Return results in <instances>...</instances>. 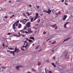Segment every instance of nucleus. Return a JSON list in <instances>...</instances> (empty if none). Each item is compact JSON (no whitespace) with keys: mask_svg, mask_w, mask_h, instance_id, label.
Here are the masks:
<instances>
[{"mask_svg":"<svg viewBox=\"0 0 73 73\" xmlns=\"http://www.w3.org/2000/svg\"><path fill=\"white\" fill-rule=\"evenodd\" d=\"M19 23V21H17L16 22H15L14 24L13 25V30H15V29H17V28L16 27H17L18 25V23Z\"/></svg>","mask_w":73,"mask_h":73,"instance_id":"1","label":"nucleus"},{"mask_svg":"<svg viewBox=\"0 0 73 73\" xmlns=\"http://www.w3.org/2000/svg\"><path fill=\"white\" fill-rule=\"evenodd\" d=\"M29 21V19H23V20L21 21H20V22L21 23H22L23 24H24V25H25V24H26V23H27V22L28 21Z\"/></svg>","mask_w":73,"mask_h":73,"instance_id":"2","label":"nucleus"},{"mask_svg":"<svg viewBox=\"0 0 73 73\" xmlns=\"http://www.w3.org/2000/svg\"><path fill=\"white\" fill-rule=\"evenodd\" d=\"M15 50L13 52V54L14 56H15V53H19V52H20V50L18 48H17V47H16L15 48Z\"/></svg>","mask_w":73,"mask_h":73,"instance_id":"3","label":"nucleus"},{"mask_svg":"<svg viewBox=\"0 0 73 73\" xmlns=\"http://www.w3.org/2000/svg\"><path fill=\"white\" fill-rule=\"evenodd\" d=\"M48 11H47V10H44L42 11V12H44V13H48V14H50V13H51L52 10L50 9H48Z\"/></svg>","mask_w":73,"mask_h":73,"instance_id":"4","label":"nucleus"},{"mask_svg":"<svg viewBox=\"0 0 73 73\" xmlns=\"http://www.w3.org/2000/svg\"><path fill=\"white\" fill-rule=\"evenodd\" d=\"M26 27H27V28H29L31 27V22H28L26 25Z\"/></svg>","mask_w":73,"mask_h":73,"instance_id":"5","label":"nucleus"},{"mask_svg":"<svg viewBox=\"0 0 73 73\" xmlns=\"http://www.w3.org/2000/svg\"><path fill=\"white\" fill-rule=\"evenodd\" d=\"M22 48H25V49L27 50V49H28V48H29V46H28V44H26L25 46L24 45L22 47Z\"/></svg>","mask_w":73,"mask_h":73,"instance_id":"6","label":"nucleus"},{"mask_svg":"<svg viewBox=\"0 0 73 73\" xmlns=\"http://www.w3.org/2000/svg\"><path fill=\"white\" fill-rule=\"evenodd\" d=\"M27 31L29 33H33V31L31 30V28H28L27 29Z\"/></svg>","mask_w":73,"mask_h":73,"instance_id":"7","label":"nucleus"},{"mask_svg":"<svg viewBox=\"0 0 73 73\" xmlns=\"http://www.w3.org/2000/svg\"><path fill=\"white\" fill-rule=\"evenodd\" d=\"M67 17H68V16L66 15H64V17H63L62 18V19L64 21H65V20H66V19L67 18Z\"/></svg>","mask_w":73,"mask_h":73,"instance_id":"8","label":"nucleus"},{"mask_svg":"<svg viewBox=\"0 0 73 73\" xmlns=\"http://www.w3.org/2000/svg\"><path fill=\"white\" fill-rule=\"evenodd\" d=\"M68 52H64V57H66V56H67V54H68Z\"/></svg>","mask_w":73,"mask_h":73,"instance_id":"9","label":"nucleus"},{"mask_svg":"<svg viewBox=\"0 0 73 73\" xmlns=\"http://www.w3.org/2000/svg\"><path fill=\"white\" fill-rule=\"evenodd\" d=\"M18 26V29H20V28H21L22 27V25L20 23H19Z\"/></svg>","mask_w":73,"mask_h":73,"instance_id":"10","label":"nucleus"},{"mask_svg":"<svg viewBox=\"0 0 73 73\" xmlns=\"http://www.w3.org/2000/svg\"><path fill=\"white\" fill-rule=\"evenodd\" d=\"M56 25V24H55V25H52L51 26L52 27H54L55 28V29H57V26H56V27H55V26Z\"/></svg>","mask_w":73,"mask_h":73,"instance_id":"11","label":"nucleus"},{"mask_svg":"<svg viewBox=\"0 0 73 73\" xmlns=\"http://www.w3.org/2000/svg\"><path fill=\"white\" fill-rule=\"evenodd\" d=\"M20 67H23V66H16V68L17 69H19V68H20Z\"/></svg>","mask_w":73,"mask_h":73,"instance_id":"12","label":"nucleus"},{"mask_svg":"<svg viewBox=\"0 0 73 73\" xmlns=\"http://www.w3.org/2000/svg\"><path fill=\"white\" fill-rule=\"evenodd\" d=\"M68 23H69V22H67L66 23L64 24V27H65L66 28V24H68Z\"/></svg>","mask_w":73,"mask_h":73,"instance_id":"13","label":"nucleus"},{"mask_svg":"<svg viewBox=\"0 0 73 73\" xmlns=\"http://www.w3.org/2000/svg\"><path fill=\"white\" fill-rule=\"evenodd\" d=\"M51 64L53 66H54V67H56V65H55V64H54V63H51Z\"/></svg>","mask_w":73,"mask_h":73,"instance_id":"14","label":"nucleus"},{"mask_svg":"<svg viewBox=\"0 0 73 73\" xmlns=\"http://www.w3.org/2000/svg\"><path fill=\"white\" fill-rule=\"evenodd\" d=\"M38 13H37L36 14L35 17H38Z\"/></svg>","mask_w":73,"mask_h":73,"instance_id":"15","label":"nucleus"},{"mask_svg":"<svg viewBox=\"0 0 73 73\" xmlns=\"http://www.w3.org/2000/svg\"><path fill=\"white\" fill-rule=\"evenodd\" d=\"M30 39H31V40H35V38H34V37H30Z\"/></svg>","mask_w":73,"mask_h":73,"instance_id":"16","label":"nucleus"},{"mask_svg":"<svg viewBox=\"0 0 73 73\" xmlns=\"http://www.w3.org/2000/svg\"><path fill=\"white\" fill-rule=\"evenodd\" d=\"M33 21H34L33 20V18H32L30 20L31 22H33Z\"/></svg>","mask_w":73,"mask_h":73,"instance_id":"17","label":"nucleus"},{"mask_svg":"<svg viewBox=\"0 0 73 73\" xmlns=\"http://www.w3.org/2000/svg\"><path fill=\"white\" fill-rule=\"evenodd\" d=\"M22 15H23V16H25V17L26 18H27V16L26 15H25V14L23 13H22Z\"/></svg>","mask_w":73,"mask_h":73,"instance_id":"18","label":"nucleus"},{"mask_svg":"<svg viewBox=\"0 0 73 73\" xmlns=\"http://www.w3.org/2000/svg\"><path fill=\"white\" fill-rule=\"evenodd\" d=\"M32 71H33V72H36V70H35L34 68H32Z\"/></svg>","mask_w":73,"mask_h":73,"instance_id":"19","label":"nucleus"},{"mask_svg":"<svg viewBox=\"0 0 73 73\" xmlns=\"http://www.w3.org/2000/svg\"><path fill=\"white\" fill-rule=\"evenodd\" d=\"M69 40V38H67V39H66L65 40H64V42H65V41H68V40Z\"/></svg>","mask_w":73,"mask_h":73,"instance_id":"20","label":"nucleus"},{"mask_svg":"<svg viewBox=\"0 0 73 73\" xmlns=\"http://www.w3.org/2000/svg\"><path fill=\"white\" fill-rule=\"evenodd\" d=\"M41 65V62H39V61H38V66H39V65Z\"/></svg>","mask_w":73,"mask_h":73,"instance_id":"21","label":"nucleus"},{"mask_svg":"<svg viewBox=\"0 0 73 73\" xmlns=\"http://www.w3.org/2000/svg\"><path fill=\"white\" fill-rule=\"evenodd\" d=\"M13 17H15V15H12L10 18V19H12Z\"/></svg>","mask_w":73,"mask_h":73,"instance_id":"22","label":"nucleus"},{"mask_svg":"<svg viewBox=\"0 0 73 73\" xmlns=\"http://www.w3.org/2000/svg\"><path fill=\"white\" fill-rule=\"evenodd\" d=\"M26 13L28 15L27 16H30V15L29 14V13H28V12Z\"/></svg>","mask_w":73,"mask_h":73,"instance_id":"23","label":"nucleus"},{"mask_svg":"<svg viewBox=\"0 0 73 73\" xmlns=\"http://www.w3.org/2000/svg\"><path fill=\"white\" fill-rule=\"evenodd\" d=\"M56 41H54L53 42L51 43V44H56Z\"/></svg>","mask_w":73,"mask_h":73,"instance_id":"24","label":"nucleus"},{"mask_svg":"<svg viewBox=\"0 0 73 73\" xmlns=\"http://www.w3.org/2000/svg\"><path fill=\"white\" fill-rule=\"evenodd\" d=\"M40 22V19H39L37 21V22L38 23H39Z\"/></svg>","mask_w":73,"mask_h":73,"instance_id":"25","label":"nucleus"},{"mask_svg":"<svg viewBox=\"0 0 73 73\" xmlns=\"http://www.w3.org/2000/svg\"><path fill=\"white\" fill-rule=\"evenodd\" d=\"M12 35V33H9L7 34V35L9 36V35Z\"/></svg>","mask_w":73,"mask_h":73,"instance_id":"26","label":"nucleus"},{"mask_svg":"<svg viewBox=\"0 0 73 73\" xmlns=\"http://www.w3.org/2000/svg\"><path fill=\"white\" fill-rule=\"evenodd\" d=\"M37 18V17H35L34 18V21H35L36 19Z\"/></svg>","mask_w":73,"mask_h":73,"instance_id":"27","label":"nucleus"},{"mask_svg":"<svg viewBox=\"0 0 73 73\" xmlns=\"http://www.w3.org/2000/svg\"><path fill=\"white\" fill-rule=\"evenodd\" d=\"M29 42H33V40H31L30 39H29Z\"/></svg>","mask_w":73,"mask_h":73,"instance_id":"28","label":"nucleus"},{"mask_svg":"<svg viewBox=\"0 0 73 73\" xmlns=\"http://www.w3.org/2000/svg\"><path fill=\"white\" fill-rule=\"evenodd\" d=\"M27 27L25 26L24 27V30H26V29H27Z\"/></svg>","mask_w":73,"mask_h":73,"instance_id":"29","label":"nucleus"},{"mask_svg":"<svg viewBox=\"0 0 73 73\" xmlns=\"http://www.w3.org/2000/svg\"><path fill=\"white\" fill-rule=\"evenodd\" d=\"M40 7L39 6H36V8H38V9H39V8H40Z\"/></svg>","mask_w":73,"mask_h":73,"instance_id":"30","label":"nucleus"},{"mask_svg":"<svg viewBox=\"0 0 73 73\" xmlns=\"http://www.w3.org/2000/svg\"><path fill=\"white\" fill-rule=\"evenodd\" d=\"M52 58L53 60H55V58H56V57L55 56H54Z\"/></svg>","mask_w":73,"mask_h":73,"instance_id":"31","label":"nucleus"},{"mask_svg":"<svg viewBox=\"0 0 73 73\" xmlns=\"http://www.w3.org/2000/svg\"><path fill=\"white\" fill-rule=\"evenodd\" d=\"M25 33H28V34H29V32H28L27 31H25Z\"/></svg>","mask_w":73,"mask_h":73,"instance_id":"32","label":"nucleus"},{"mask_svg":"<svg viewBox=\"0 0 73 73\" xmlns=\"http://www.w3.org/2000/svg\"><path fill=\"white\" fill-rule=\"evenodd\" d=\"M39 47L38 46H37V47L35 48L36 49H37Z\"/></svg>","mask_w":73,"mask_h":73,"instance_id":"33","label":"nucleus"},{"mask_svg":"<svg viewBox=\"0 0 73 73\" xmlns=\"http://www.w3.org/2000/svg\"><path fill=\"white\" fill-rule=\"evenodd\" d=\"M15 36H16V37H20V35H16Z\"/></svg>","mask_w":73,"mask_h":73,"instance_id":"34","label":"nucleus"},{"mask_svg":"<svg viewBox=\"0 0 73 73\" xmlns=\"http://www.w3.org/2000/svg\"><path fill=\"white\" fill-rule=\"evenodd\" d=\"M24 40H28V38H25Z\"/></svg>","mask_w":73,"mask_h":73,"instance_id":"35","label":"nucleus"},{"mask_svg":"<svg viewBox=\"0 0 73 73\" xmlns=\"http://www.w3.org/2000/svg\"><path fill=\"white\" fill-rule=\"evenodd\" d=\"M10 49V50H14V48H11Z\"/></svg>","mask_w":73,"mask_h":73,"instance_id":"36","label":"nucleus"},{"mask_svg":"<svg viewBox=\"0 0 73 73\" xmlns=\"http://www.w3.org/2000/svg\"><path fill=\"white\" fill-rule=\"evenodd\" d=\"M58 13L59 14V15H60L61 14V12L60 11L58 12Z\"/></svg>","mask_w":73,"mask_h":73,"instance_id":"37","label":"nucleus"},{"mask_svg":"<svg viewBox=\"0 0 73 73\" xmlns=\"http://www.w3.org/2000/svg\"><path fill=\"white\" fill-rule=\"evenodd\" d=\"M4 48V47H5V45H4V43H3L2 44Z\"/></svg>","mask_w":73,"mask_h":73,"instance_id":"38","label":"nucleus"},{"mask_svg":"<svg viewBox=\"0 0 73 73\" xmlns=\"http://www.w3.org/2000/svg\"><path fill=\"white\" fill-rule=\"evenodd\" d=\"M38 25V24H35V26H37Z\"/></svg>","mask_w":73,"mask_h":73,"instance_id":"39","label":"nucleus"},{"mask_svg":"<svg viewBox=\"0 0 73 73\" xmlns=\"http://www.w3.org/2000/svg\"><path fill=\"white\" fill-rule=\"evenodd\" d=\"M52 72L51 71H50L48 72V73H52Z\"/></svg>","mask_w":73,"mask_h":73,"instance_id":"40","label":"nucleus"},{"mask_svg":"<svg viewBox=\"0 0 73 73\" xmlns=\"http://www.w3.org/2000/svg\"><path fill=\"white\" fill-rule=\"evenodd\" d=\"M21 49L22 50H24V48H21Z\"/></svg>","mask_w":73,"mask_h":73,"instance_id":"41","label":"nucleus"},{"mask_svg":"<svg viewBox=\"0 0 73 73\" xmlns=\"http://www.w3.org/2000/svg\"><path fill=\"white\" fill-rule=\"evenodd\" d=\"M41 50H42V49H40L39 50L38 52H41Z\"/></svg>","mask_w":73,"mask_h":73,"instance_id":"42","label":"nucleus"},{"mask_svg":"<svg viewBox=\"0 0 73 73\" xmlns=\"http://www.w3.org/2000/svg\"><path fill=\"white\" fill-rule=\"evenodd\" d=\"M29 6L30 7H32V5H31V4L29 5Z\"/></svg>","mask_w":73,"mask_h":73,"instance_id":"43","label":"nucleus"},{"mask_svg":"<svg viewBox=\"0 0 73 73\" xmlns=\"http://www.w3.org/2000/svg\"><path fill=\"white\" fill-rule=\"evenodd\" d=\"M65 0H62L61 1V2L62 3H64V1Z\"/></svg>","mask_w":73,"mask_h":73,"instance_id":"44","label":"nucleus"},{"mask_svg":"<svg viewBox=\"0 0 73 73\" xmlns=\"http://www.w3.org/2000/svg\"><path fill=\"white\" fill-rule=\"evenodd\" d=\"M46 33L44 31V32H43L44 35H45V34H46Z\"/></svg>","mask_w":73,"mask_h":73,"instance_id":"45","label":"nucleus"},{"mask_svg":"<svg viewBox=\"0 0 73 73\" xmlns=\"http://www.w3.org/2000/svg\"><path fill=\"white\" fill-rule=\"evenodd\" d=\"M20 32H24V31H23V30H21L20 31Z\"/></svg>","mask_w":73,"mask_h":73,"instance_id":"46","label":"nucleus"},{"mask_svg":"<svg viewBox=\"0 0 73 73\" xmlns=\"http://www.w3.org/2000/svg\"><path fill=\"white\" fill-rule=\"evenodd\" d=\"M4 18H8V16H6L4 17Z\"/></svg>","mask_w":73,"mask_h":73,"instance_id":"47","label":"nucleus"},{"mask_svg":"<svg viewBox=\"0 0 73 73\" xmlns=\"http://www.w3.org/2000/svg\"><path fill=\"white\" fill-rule=\"evenodd\" d=\"M64 4H65V5H68V3H65Z\"/></svg>","mask_w":73,"mask_h":73,"instance_id":"48","label":"nucleus"},{"mask_svg":"<svg viewBox=\"0 0 73 73\" xmlns=\"http://www.w3.org/2000/svg\"><path fill=\"white\" fill-rule=\"evenodd\" d=\"M13 51H10V52L11 53H13Z\"/></svg>","mask_w":73,"mask_h":73,"instance_id":"49","label":"nucleus"},{"mask_svg":"<svg viewBox=\"0 0 73 73\" xmlns=\"http://www.w3.org/2000/svg\"><path fill=\"white\" fill-rule=\"evenodd\" d=\"M46 73V68H45V69Z\"/></svg>","mask_w":73,"mask_h":73,"instance_id":"50","label":"nucleus"},{"mask_svg":"<svg viewBox=\"0 0 73 73\" xmlns=\"http://www.w3.org/2000/svg\"><path fill=\"white\" fill-rule=\"evenodd\" d=\"M10 51H10L9 50H7V52H10Z\"/></svg>","mask_w":73,"mask_h":73,"instance_id":"51","label":"nucleus"},{"mask_svg":"<svg viewBox=\"0 0 73 73\" xmlns=\"http://www.w3.org/2000/svg\"><path fill=\"white\" fill-rule=\"evenodd\" d=\"M18 34L19 35H22V34H20V33H18Z\"/></svg>","mask_w":73,"mask_h":73,"instance_id":"52","label":"nucleus"},{"mask_svg":"<svg viewBox=\"0 0 73 73\" xmlns=\"http://www.w3.org/2000/svg\"><path fill=\"white\" fill-rule=\"evenodd\" d=\"M52 38H49L48 39V40H50V39H51Z\"/></svg>","mask_w":73,"mask_h":73,"instance_id":"53","label":"nucleus"},{"mask_svg":"<svg viewBox=\"0 0 73 73\" xmlns=\"http://www.w3.org/2000/svg\"><path fill=\"white\" fill-rule=\"evenodd\" d=\"M2 68H3L4 69H5V67H2Z\"/></svg>","mask_w":73,"mask_h":73,"instance_id":"54","label":"nucleus"},{"mask_svg":"<svg viewBox=\"0 0 73 73\" xmlns=\"http://www.w3.org/2000/svg\"><path fill=\"white\" fill-rule=\"evenodd\" d=\"M46 62H49V60H46Z\"/></svg>","mask_w":73,"mask_h":73,"instance_id":"55","label":"nucleus"},{"mask_svg":"<svg viewBox=\"0 0 73 73\" xmlns=\"http://www.w3.org/2000/svg\"><path fill=\"white\" fill-rule=\"evenodd\" d=\"M27 40H25V43H27Z\"/></svg>","mask_w":73,"mask_h":73,"instance_id":"56","label":"nucleus"},{"mask_svg":"<svg viewBox=\"0 0 73 73\" xmlns=\"http://www.w3.org/2000/svg\"><path fill=\"white\" fill-rule=\"evenodd\" d=\"M34 28H35V29L37 30V29L36 28H35V27H34Z\"/></svg>","mask_w":73,"mask_h":73,"instance_id":"57","label":"nucleus"},{"mask_svg":"<svg viewBox=\"0 0 73 73\" xmlns=\"http://www.w3.org/2000/svg\"><path fill=\"white\" fill-rule=\"evenodd\" d=\"M9 3H11V1H9Z\"/></svg>","mask_w":73,"mask_h":73,"instance_id":"58","label":"nucleus"},{"mask_svg":"<svg viewBox=\"0 0 73 73\" xmlns=\"http://www.w3.org/2000/svg\"><path fill=\"white\" fill-rule=\"evenodd\" d=\"M22 37H24V36H25V35H22Z\"/></svg>","mask_w":73,"mask_h":73,"instance_id":"59","label":"nucleus"},{"mask_svg":"<svg viewBox=\"0 0 73 73\" xmlns=\"http://www.w3.org/2000/svg\"><path fill=\"white\" fill-rule=\"evenodd\" d=\"M25 43H24V45L25 46Z\"/></svg>","mask_w":73,"mask_h":73,"instance_id":"60","label":"nucleus"},{"mask_svg":"<svg viewBox=\"0 0 73 73\" xmlns=\"http://www.w3.org/2000/svg\"><path fill=\"white\" fill-rule=\"evenodd\" d=\"M49 42H50V43L51 42V41L50 40V41H49Z\"/></svg>","mask_w":73,"mask_h":73,"instance_id":"61","label":"nucleus"},{"mask_svg":"<svg viewBox=\"0 0 73 73\" xmlns=\"http://www.w3.org/2000/svg\"><path fill=\"white\" fill-rule=\"evenodd\" d=\"M33 45H35V44H33Z\"/></svg>","mask_w":73,"mask_h":73,"instance_id":"62","label":"nucleus"},{"mask_svg":"<svg viewBox=\"0 0 73 73\" xmlns=\"http://www.w3.org/2000/svg\"><path fill=\"white\" fill-rule=\"evenodd\" d=\"M25 41H22L23 42H25Z\"/></svg>","mask_w":73,"mask_h":73,"instance_id":"63","label":"nucleus"},{"mask_svg":"<svg viewBox=\"0 0 73 73\" xmlns=\"http://www.w3.org/2000/svg\"><path fill=\"white\" fill-rule=\"evenodd\" d=\"M56 11H59V10H58V9H57Z\"/></svg>","mask_w":73,"mask_h":73,"instance_id":"64","label":"nucleus"}]
</instances>
